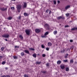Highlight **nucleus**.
<instances>
[{"mask_svg":"<svg viewBox=\"0 0 77 77\" xmlns=\"http://www.w3.org/2000/svg\"><path fill=\"white\" fill-rule=\"evenodd\" d=\"M17 10L18 12H20V9L21 8V5H18L17 6Z\"/></svg>","mask_w":77,"mask_h":77,"instance_id":"nucleus-1","label":"nucleus"},{"mask_svg":"<svg viewBox=\"0 0 77 77\" xmlns=\"http://www.w3.org/2000/svg\"><path fill=\"white\" fill-rule=\"evenodd\" d=\"M57 20H59L60 19H62V20H64L65 19V17L63 16V15L62 16H59L57 17Z\"/></svg>","mask_w":77,"mask_h":77,"instance_id":"nucleus-2","label":"nucleus"},{"mask_svg":"<svg viewBox=\"0 0 77 77\" xmlns=\"http://www.w3.org/2000/svg\"><path fill=\"white\" fill-rule=\"evenodd\" d=\"M30 32L29 30H26L25 31L27 35H29Z\"/></svg>","mask_w":77,"mask_h":77,"instance_id":"nucleus-3","label":"nucleus"},{"mask_svg":"<svg viewBox=\"0 0 77 77\" xmlns=\"http://www.w3.org/2000/svg\"><path fill=\"white\" fill-rule=\"evenodd\" d=\"M9 35L8 34H4L2 35V37L4 38H7L9 37Z\"/></svg>","mask_w":77,"mask_h":77,"instance_id":"nucleus-4","label":"nucleus"},{"mask_svg":"<svg viewBox=\"0 0 77 77\" xmlns=\"http://www.w3.org/2000/svg\"><path fill=\"white\" fill-rule=\"evenodd\" d=\"M45 27L47 29H49V25L48 24H46L45 25Z\"/></svg>","mask_w":77,"mask_h":77,"instance_id":"nucleus-5","label":"nucleus"},{"mask_svg":"<svg viewBox=\"0 0 77 77\" xmlns=\"http://www.w3.org/2000/svg\"><path fill=\"white\" fill-rule=\"evenodd\" d=\"M0 9L2 11H6L7 10V8H1Z\"/></svg>","mask_w":77,"mask_h":77,"instance_id":"nucleus-6","label":"nucleus"},{"mask_svg":"<svg viewBox=\"0 0 77 77\" xmlns=\"http://www.w3.org/2000/svg\"><path fill=\"white\" fill-rule=\"evenodd\" d=\"M35 31L36 33H39L40 32V30L39 29H35Z\"/></svg>","mask_w":77,"mask_h":77,"instance_id":"nucleus-7","label":"nucleus"},{"mask_svg":"<svg viewBox=\"0 0 77 77\" xmlns=\"http://www.w3.org/2000/svg\"><path fill=\"white\" fill-rule=\"evenodd\" d=\"M70 8V5H67L65 7V9L66 10H67L69 8Z\"/></svg>","mask_w":77,"mask_h":77,"instance_id":"nucleus-8","label":"nucleus"},{"mask_svg":"<svg viewBox=\"0 0 77 77\" xmlns=\"http://www.w3.org/2000/svg\"><path fill=\"white\" fill-rule=\"evenodd\" d=\"M23 51L25 53H27V54H30V53L29 52V51L27 50H25Z\"/></svg>","mask_w":77,"mask_h":77,"instance_id":"nucleus-9","label":"nucleus"},{"mask_svg":"<svg viewBox=\"0 0 77 77\" xmlns=\"http://www.w3.org/2000/svg\"><path fill=\"white\" fill-rule=\"evenodd\" d=\"M61 68L62 69H64L65 68V66L63 65H61L60 66Z\"/></svg>","mask_w":77,"mask_h":77,"instance_id":"nucleus-10","label":"nucleus"},{"mask_svg":"<svg viewBox=\"0 0 77 77\" xmlns=\"http://www.w3.org/2000/svg\"><path fill=\"white\" fill-rule=\"evenodd\" d=\"M19 38L21 40H23V37L22 35H19Z\"/></svg>","mask_w":77,"mask_h":77,"instance_id":"nucleus-11","label":"nucleus"},{"mask_svg":"<svg viewBox=\"0 0 77 77\" xmlns=\"http://www.w3.org/2000/svg\"><path fill=\"white\" fill-rule=\"evenodd\" d=\"M26 6H27V3L26 2H24V5H23V8H26Z\"/></svg>","mask_w":77,"mask_h":77,"instance_id":"nucleus-12","label":"nucleus"},{"mask_svg":"<svg viewBox=\"0 0 77 77\" xmlns=\"http://www.w3.org/2000/svg\"><path fill=\"white\" fill-rule=\"evenodd\" d=\"M24 16H26V17H28V16H29V14H27V13H25L24 14Z\"/></svg>","mask_w":77,"mask_h":77,"instance_id":"nucleus-13","label":"nucleus"},{"mask_svg":"<svg viewBox=\"0 0 77 77\" xmlns=\"http://www.w3.org/2000/svg\"><path fill=\"white\" fill-rule=\"evenodd\" d=\"M52 45L51 43L50 42H49L48 43V45L49 46V47H50Z\"/></svg>","mask_w":77,"mask_h":77,"instance_id":"nucleus-14","label":"nucleus"},{"mask_svg":"<svg viewBox=\"0 0 77 77\" xmlns=\"http://www.w3.org/2000/svg\"><path fill=\"white\" fill-rule=\"evenodd\" d=\"M57 63L58 64V65H60V64L61 63V61L60 60H58L57 62Z\"/></svg>","mask_w":77,"mask_h":77,"instance_id":"nucleus-15","label":"nucleus"},{"mask_svg":"<svg viewBox=\"0 0 77 77\" xmlns=\"http://www.w3.org/2000/svg\"><path fill=\"white\" fill-rule=\"evenodd\" d=\"M77 30V27H75L74 28H72L71 29V30Z\"/></svg>","mask_w":77,"mask_h":77,"instance_id":"nucleus-16","label":"nucleus"},{"mask_svg":"<svg viewBox=\"0 0 77 77\" xmlns=\"http://www.w3.org/2000/svg\"><path fill=\"white\" fill-rule=\"evenodd\" d=\"M57 33V31L55 30L54 32V35H56Z\"/></svg>","mask_w":77,"mask_h":77,"instance_id":"nucleus-17","label":"nucleus"},{"mask_svg":"<svg viewBox=\"0 0 77 77\" xmlns=\"http://www.w3.org/2000/svg\"><path fill=\"white\" fill-rule=\"evenodd\" d=\"M7 19L9 20H11L12 19V17H9Z\"/></svg>","mask_w":77,"mask_h":77,"instance_id":"nucleus-18","label":"nucleus"},{"mask_svg":"<svg viewBox=\"0 0 77 77\" xmlns=\"http://www.w3.org/2000/svg\"><path fill=\"white\" fill-rule=\"evenodd\" d=\"M42 38H47V35H46L44 34L42 35Z\"/></svg>","mask_w":77,"mask_h":77,"instance_id":"nucleus-19","label":"nucleus"},{"mask_svg":"<svg viewBox=\"0 0 77 77\" xmlns=\"http://www.w3.org/2000/svg\"><path fill=\"white\" fill-rule=\"evenodd\" d=\"M68 54H66L65 56V59H67L68 58Z\"/></svg>","mask_w":77,"mask_h":77,"instance_id":"nucleus-20","label":"nucleus"},{"mask_svg":"<svg viewBox=\"0 0 77 77\" xmlns=\"http://www.w3.org/2000/svg\"><path fill=\"white\" fill-rule=\"evenodd\" d=\"M21 55L22 56H24V52H21Z\"/></svg>","mask_w":77,"mask_h":77,"instance_id":"nucleus-21","label":"nucleus"},{"mask_svg":"<svg viewBox=\"0 0 77 77\" xmlns=\"http://www.w3.org/2000/svg\"><path fill=\"white\" fill-rule=\"evenodd\" d=\"M42 73L43 74H45L47 73V71H44L42 72Z\"/></svg>","mask_w":77,"mask_h":77,"instance_id":"nucleus-22","label":"nucleus"},{"mask_svg":"<svg viewBox=\"0 0 77 77\" xmlns=\"http://www.w3.org/2000/svg\"><path fill=\"white\" fill-rule=\"evenodd\" d=\"M32 56L34 57H35V58H36V56L35 54H34L32 55Z\"/></svg>","mask_w":77,"mask_h":77,"instance_id":"nucleus-23","label":"nucleus"},{"mask_svg":"<svg viewBox=\"0 0 77 77\" xmlns=\"http://www.w3.org/2000/svg\"><path fill=\"white\" fill-rule=\"evenodd\" d=\"M5 49V47H2L1 49V51H3V50Z\"/></svg>","mask_w":77,"mask_h":77,"instance_id":"nucleus-24","label":"nucleus"},{"mask_svg":"<svg viewBox=\"0 0 77 77\" xmlns=\"http://www.w3.org/2000/svg\"><path fill=\"white\" fill-rule=\"evenodd\" d=\"M13 58L14 59H16L17 58V56H13Z\"/></svg>","mask_w":77,"mask_h":77,"instance_id":"nucleus-25","label":"nucleus"},{"mask_svg":"<svg viewBox=\"0 0 77 77\" xmlns=\"http://www.w3.org/2000/svg\"><path fill=\"white\" fill-rule=\"evenodd\" d=\"M41 63V62L37 61L36 62V64H40Z\"/></svg>","mask_w":77,"mask_h":77,"instance_id":"nucleus-26","label":"nucleus"},{"mask_svg":"<svg viewBox=\"0 0 77 77\" xmlns=\"http://www.w3.org/2000/svg\"><path fill=\"white\" fill-rule=\"evenodd\" d=\"M48 32H46L45 33V35L46 36H47V35L48 34Z\"/></svg>","mask_w":77,"mask_h":77,"instance_id":"nucleus-27","label":"nucleus"},{"mask_svg":"<svg viewBox=\"0 0 77 77\" xmlns=\"http://www.w3.org/2000/svg\"><path fill=\"white\" fill-rule=\"evenodd\" d=\"M73 62H74V61H73V60L72 59V60H70V63H73Z\"/></svg>","mask_w":77,"mask_h":77,"instance_id":"nucleus-28","label":"nucleus"},{"mask_svg":"<svg viewBox=\"0 0 77 77\" xmlns=\"http://www.w3.org/2000/svg\"><path fill=\"white\" fill-rule=\"evenodd\" d=\"M68 70H69V68L68 67H66V71H68Z\"/></svg>","mask_w":77,"mask_h":77,"instance_id":"nucleus-29","label":"nucleus"},{"mask_svg":"<svg viewBox=\"0 0 77 77\" xmlns=\"http://www.w3.org/2000/svg\"><path fill=\"white\" fill-rule=\"evenodd\" d=\"M66 17H68L69 15V13H67L66 14Z\"/></svg>","mask_w":77,"mask_h":77,"instance_id":"nucleus-30","label":"nucleus"},{"mask_svg":"<svg viewBox=\"0 0 77 77\" xmlns=\"http://www.w3.org/2000/svg\"><path fill=\"white\" fill-rule=\"evenodd\" d=\"M5 63H6V62L5 61H3L2 63V65H5Z\"/></svg>","mask_w":77,"mask_h":77,"instance_id":"nucleus-31","label":"nucleus"},{"mask_svg":"<svg viewBox=\"0 0 77 77\" xmlns=\"http://www.w3.org/2000/svg\"><path fill=\"white\" fill-rule=\"evenodd\" d=\"M14 8H15L14 7H11V9L12 10H14Z\"/></svg>","mask_w":77,"mask_h":77,"instance_id":"nucleus-32","label":"nucleus"},{"mask_svg":"<svg viewBox=\"0 0 77 77\" xmlns=\"http://www.w3.org/2000/svg\"><path fill=\"white\" fill-rule=\"evenodd\" d=\"M63 61L64 62H68V60H63Z\"/></svg>","mask_w":77,"mask_h":77,"instance_id":"nucleus-33","label":"nucleus"},{"mask_svg":"<svg viewBox=\"0 0 77 77\" xmlns=\"http://www.w3.org/2000/svg\"><path fill=\"white\" fill-rule=\"evenodd\" d=\"M24 76V77H29V76H28V75H26V74H25Z\"/></svg>","mask_w":77,"mask_h":77,"instance_id":"nucleus-34","label":"nucleus"},{"mask_svg":"<svg viewBox=\"0 0 77 77\" xmlns=\"http://www.w3.org/2000/svg\"><path fill=\"white\" fill-rule=\"evenodd\" d=\"M54 5L56 4V1H54Z\"/></svg>","mask_w":77,"mask_h":77,"instance_id":"nucleus-35","label":"nucleus"},{"mask_svg":"<svg viewBox=\"0 0 77 77\" xmlns=\"http://www.w3.org/2000/svg\"><path fill=\"white\" fill-rule=\"evenodd\" d=\"M42 57H45V54H42Z\"/></svg>","mask_w":77,"mask_h":77,"instance_id":"nucleus-36","label":"nucleus"},{"mask_svg":"<svg viewBox=\"0 0 77 77\" xmlns=\"http://www.w3.org/2000/svg\"><path fill=\"white\" fill-rule=\"evenodd\" d=\"M46 49L47 51H48L49 50V48H46Z\"/></svg>","mask_w":77,"mask_h":77,"instance_id":"nucleus-37","label":"nucleus"},{"mask_svg":"<svg viewBox=\"0 0 77 77\" xmlns=\"http://www.w3.org/2000/svg\"><path fill=\"white\" fill-rule=\"evenodd\" d=\"M69 27V26L68 25H65L64 26V27L65 28L66 27Z\"/></svg>","mask_w":77,"mask_h":77,"instance_id":"nucleus-38","label":"nucleus"},{"mask_svg":"<svg viewBox=\"0 0 77 77\" xmlns=\"http://www.w3.org/2000/svg\"><path fill=\"white\" fill-rule=\"evenodd\" d=\"M29 50H33V51L34 50V49L32 48H29Z\"/></svg>","mask_w":77,"mask_h":77,"instance_id":"nucleus-39","label":"nucleus"},{"mask_svg":"<svg viewBox=\"0 0 77 77\" xmlns=\"http://www.w3.org/2000/svg\"><path fill=\"white\" fill-rule=\"evenodd\" d=\"M46 66H49V63H47L46 64Z\"/></svg>","mask_w":77,"mask_h":77,"instance_id":"nucleus-40","label":"nucleus"},{"mask_svg":"<svg viewBox=\"0 0 77 77\" xmlns=\"http://www.w3.org/2000/svg\"><path fill=\"white\" fill-rule=\"evenodd\" d=\"M42 48H44V47H45L43 45H42Z\"/></svg>","mask_w":77,"mask_h":77,"instance_id":"nucleus-41","label":"nucleus"},{"mask_svg":"<svg viewBox=\"0 0 77 77\" xmlns=\"http://www.w3.org/2000/svg\"><path fill=\"white\" fill-rule=\"evenodd\" d=\"M21 16H19L18 17V20H21Z\"/></svg>","mask_w":77,"mask_h":77,"instance_id":"nucleus-42","label":"nucleus"},{"mask_svg":"<svg viewBox=\"0 0 77 77\" xmlns=\"http://www.w3.org/2000/svg\"><path fill=\"white\" fill-rule=\"evenodd\" d=\"M48 12H49V10H47L46 11V13H48Z\"/></svg>","mask_w":77,"mask_h":77,"instance_id":"nucleus-43","label":"nucleus"},{"mask_svg":"<svg viewBox=\"0 0 77 77\" xmlns=\"http://www.w3.org/2000/svg\"><path fill=\"white\" fill-rule=\"evenodd\" d=\"M20 47V46H15V48H19Z\"/></svg>","mask_w":77,"mask_h":77,"instance_id":"nucleus-44","label":"nucleus"},{"mask_svg":"<svg viewBox=\"0 0 77 77\" xmlns=\"http://www.w3.org/2000/svg\"><path fill=\"white\" fill-rule=\"evenodd\" d=\"M65 51V50H63V51H60V52L61 53H63V52H64V51Z\"/></svg>","mask_w":77,"mask_h":77,"instance_id":"nucleus-45","label":"nucleus"},{"mask_svg":"<svg viewBox=\"0 0 77 77\" xmlns=\"http://www.w3.org/2000/svg\"><path fill=\"white\" fill-rule=\"evenodd\" d=\"M2 58H3V56H0V59H1Z\"/></svg>","mask_w":77,"mask_h":77,"instance_id":"nucleus-46","label":"nucleus"},{"mask_svg":"<svg viewBox=\"0 0 77 77\" xmlns=\"http://www.w3.org/2000/svg\"><path fill=\"white\" fill-rule=\"evenodd\" d=\"M70 42H73V41L72 40H70Z\"/></svg>","mask_w":77,"mask_h":77,"instance_id":"nucleus-47","label":"nucleus"},{"mask_svg":"<svg viewBox=\"0 0 77 77\" xmlns=\"http://www.w3.org/2000/svg\"><path fill=\"white\" fill-rule=\"evenodd\" d=\"M5 77H10V76L9 75H7L5 76Z\"/></svg>","mask_w":77,"mask_h":77,"instance_id":"nucleus-48","label":"nucleus"},{"mask_svg":"<svg viewBox=\"0 0 77 77\" xmlns=\"http://www.w3.org/2000/svg\"><path fill=\"white\" fill-rule=\"evenodd\" d=\"M51 10H50L49 11V14H51Z\"/></svg>","mask_w":77,"mask_h":77,"instance_id":"nucleus-49","label":"nucleus"},{"mask_svg":"<svg viewBox=\"0 0 77 77\" xmlns=\"http://www.w3.org/2000/svg\"><path fill=\"white\" fill-rule=\"evenodd\" d=\"M57 3H60V1H58Z\"/></svg>","mask_w":77,"mask_h":77,"instance_id":"nucleus-50","label":"nucleus"},{"mask_svg":"<svg viewBox=\"0 0 77 77\" xmlns=\"http://www.w3.org/2000/svg\"><path fill=\"white\" fill-rule=\"evenodd\" d=\"M2 77H5V75H4L1 76Z\"/></svg>","mask_w":77,"mask_h":77,"instance_id":"nucleus-51","label":"nucleus"},{"mask_svg":"<svg viewBox=\"0 0 77 77\" xmlns=\"http://www.w3.org/2000/svg\"><path fill=\"white\" fill-rule=\"evenodd\" d=\"M5 40L6 41H8V39H5Z\"/></svg>","mask_w":77,"mask_h":77,"instance_id":"nucleus-52","label":"nucleus"},{"mask_svg":"<svg viewBox=\"0 0 77 77\" xmlns=\"http://www.w3.org/2000/svg\"><path fill=\"white\" fill-rule=\"evenodd\" d=\"M5 69H6V70H7V69H8V67H6L5 68Z\"/></svg>","mask_w":77,"mask_h":77,"instance_id":"nucleus-53","label":"nucleus"},{"mask_svg":"<svg viewBox=\"0 0 77 77\" xmlns=\"http://www.w3.org/2000/svg\"><path fill=\"white\" fill-rule=\"evenodd\" d=\"M10 66H11V67H12V66H13V65H10Z\"/></svg>","mask_w":77,"mask_h":77,"instance_id":"nucleus-54","label":"nucleus"},{"mask_svg":"<svg viewBox=\"0 0 77 77\" xmlns=\"http://www.w3.org/2000/svg\"><path fill=\"white\" fill-rule=\"evenodd\" d=\"M11 1H14V2H15V0H11Z\"/></svg>","mask_w":77,"mask_h":77,"instance_id":"nucleus-55","label":"nucleus"},{"mask_svg":"<svg viewBox=\"0 0 77 77\" xmlns=\"http://www.w3.org/2000/svg\"><path fill=\"white\" fill-rule=\"evenodd\" d=\"M38 56H39V54H38Z\"/></svg>","mask_w":77,"mask_h":77,"instance_id":"nucleus-56","label":"nucleus"}]
</instances>
